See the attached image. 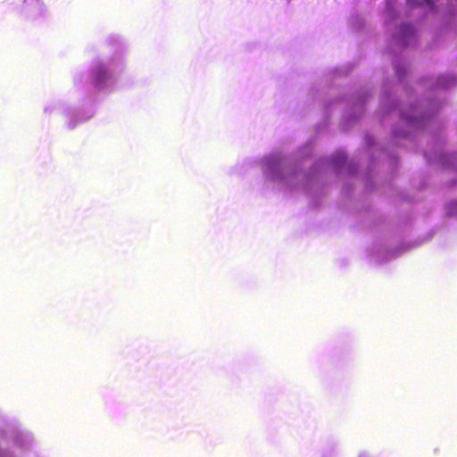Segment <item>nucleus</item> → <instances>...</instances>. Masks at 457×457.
I'll return each mask as SVG.
<instances>
[{"instance_id":"1","label":"nucleus","mask_w":457,"mask_h":457,"mask_svg":"<svg viewBox=\"0 0 457 457\" xmlns=\"http://www.w3.org/2000/svg\"><path fill=\"white\" fill-rule=\"evenodd\" d=\"M111 78V74L104 64H99L93 71V82L96 87H101Z\"/></svg>"},{"instance_id":"2","label":"nucleus","mask_w":457,"mask_h":457,"mask_svg":"<svg viewBox=\"0 0 457 457\" xmlns=\"http://www.w3.org/2000/svg\"><path fill=\"white\" fill-rule=\"evenodd\" d=\"M402 31L404 33V34H410L412 32V28L411 25H403L402 27Z\"/></svg>"},{"instance_id":"3","label":"nucleus","mask_w":457,"mask_h":457,"mask_svg":"<svg viewBox=\"0 0 457 457\" xmlns=\"http://www.w3.org/2000/svg\"><path fill=\"white\" fill-rule=\"evenodd\" d=\"M416 4H432V0H417L415 2Z\"/></svg>"},{"instance_id":"4","label":"nucleus","mask_w":457,"mask_h":457,"mask_svg":"<svg viewBox=\"0 0 457 457\" xmlns=\"http://www.w3.org/2000/svg\"><path fill=\"white\" fill-rule=\"evenodd\" d=\"M16 1L22 2L23 4H27V3L33 4V3L37 2V0H16Z\"/></svg>"},{"instance_id":"5","label":"nucleus","mask_w":457,"mask_h":457,"mask_svg":"<svg viewBox=\"0 0 457 457\" xmlns=\"http://www.w3.org/2000/svg\"><path fill=\"white\" fill-rule=\"evenodd\" d=\"M409 2H410L411 4H414V1H412V0H409Z\"/></svg>"}]
</instances>
